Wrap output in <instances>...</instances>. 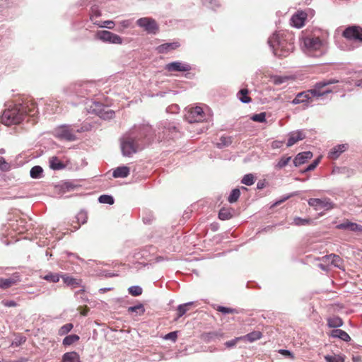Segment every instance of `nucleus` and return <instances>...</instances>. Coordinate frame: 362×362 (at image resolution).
Segmentation results:
<instances>
[{
  "mask_svg": "<svg viewBox=\"0 0 362 362\" xmlns=\"http://www.w3.org/2000/svg\"><path fill=\"white\" fill-rule=\"evenodd\" d=\"M153 129L148 125H142L129 134L124 136L121 141V150L124 156H131L139 150L143 149L153 139Z\"/></svg>",
  "mask_w": 362,
  "mask_h": 362,
  "instance_id": "nucleus-1",
  "label": "nucleus"
},
{
  "mask_svg": "<svg viewBox=\"0 0 362 362\" xmlns=\"http://www.w3.org/2000/svg\"><path fill=\"white\" fill-rule=\"evenodd\" d=\"M37 112V105L31 101H27L6 109L2 113L1 121L6 126L18 124L24 119L25 115L34 117Z\"/></svg>",
  "mask_w": 362,
  "mask_h": 362,
  "instance_id": "nucleus-2",
  "label": "nucleus"
},
{
  "mask_svg": "<svg viewBox=\"0 0 362 362\" xmlns=\"http://www.w3.org/2000/svg\"><path fill=\"white\" fill-rule=\"evenodd\" d=\"M294 37L292 33L284 31L274 33L269 39L268 44L275 56L286 57L294 49Z\"/></svg>",
  "mask_w": 362,
  "mask_h": 362,
  "instance_id": "nucleus-3",
  "label": "nucleus"
},
{
  "mask_svg": "<svg viewBox=\"0 0 362 362\" xmlns=\"http://www.w3.org/2000/svg\"><path fill=\"white\" fill-rule=\"evenodd\" d=\"M339 81L336 79H325L321 81H319L315 83L314 88L313 89L308 90L307 91L301 92L298 93L296 98L293 100V104H300V103H309L310 102H313V99L316 98L318 99L319 98L332 93L331 89H326L325 90H322V89L327 86L337 83Z\"/></svg>",
  "mask_w": 362,
  "mask_h": 362,
  "instance_id": "nucleus-4",
  "label": "nucleus"
},
{
  "mask_svg": "<svg viewBox=\"0 0 362 362\" xmlns=\"http://www.w3.org/2000/svg\"><path fill=\"white\" fill-rule=\"evenodd\" d=\"M304 52L313 57H320L326 52L325 43L317 37H306L303 41Z\"/></svg>",
  "mask_w": 362,
  "mask_h": 362,
  "instance_id": "nucleus-5",
  "label": "nucleus"
},
{
  "mask_svg": "<svg viewBox=\"0 0 362 362\" xmlns=\"http://www.w3.org/2000/svg\"><path fill=\"white\" fill-rule=\"evenodd\" d=\"M81 130L74 125L62 124L54 130L55 137L65 141H75L76 139V133Z\"/></svg>",
  "mask_w": 362,
  "mask_h": 362,
  "instance_id": "nucleus-6",
  "label": "nucleus"
},
{
  "mask_svg": "<svg viewBox=\"0 0 362 362\" xmlns=\"http://www.w3.org/2000/svg\"><path fill=\"white\" fill-rule=\"evenodd\" d=\"M95 38L105 43L122 45L123 39L118 35L108 30H99L95 33Z\"/></svg>",
  "mask_w": 362,
  "mask_h": 362,
  "instance_id": "nucleus-7",
  "label": "nucleus"
},
{
  "mask_svg": "<svg viewBox=\"0 0 362 362\" xmlns=\"http://www.w3.org/2000/svg\"><path fill=\"white\" fill-rule=\"evenodd\" d=\"M136 24L148 34H156L159 30L156 21L152 18H141L136 21Z\"/></svg>",
  "mask_w": 362,
  "mask_h": 362,
  "instance_id": "nucleus-8",
  "label": "nucleus"
},
{
  "mask_svg": "<svg viewBox=\"0 0 362 362\" xmlns=\"http://www.w3.org/2000/svg\"><path fill=\"white\" fill-rule=\"evenodd\" d=\"M185 119L189 123L202 122L206 119V115L201 107H192L185 115Z\"/></svg>",
  "mask_w": 362,
  "mask_h": 362,
  "instance_id": "nucleus-9",
  "label": "nucleus"
},
{
  "mask_svg": "<svg viewBox=\"0 0 362 362\" xmlns=\"http://www.w3.org/2000/svg\"><path fill=\"white\" fill-rule=\"evenodd\" d=\"M343 36L349 40L362 42V28L357 25L349 26L344 30Z\"/></svg>",
  "mask_w": 362,
  "mask_h": 362,
  "instance_id": "nucleus-10",
  "label": "nucleus"
},
{
  "mask_svg": "<svg viewBox=\"0 0 362 362\" xmlns=\"http://www.w3.org/2000/svg\"><path fill=\"white\" fill-rule=\"evenodd\" d=\"M308 204L314 207L316 210L322 209H330L334 206V204L330 201L329 198L317 199L310 198L308 200Z\"/></svg>",
  "mask_w": 362,
  "mask_h": 362,
  "instance_id": "nucleus-11",
  "label": "nucleus"
},
{
  "mask_svg": "<svg viewBox=\"0 0 362 362\" xmlns=\"http://www.w3.org/2000/svg\"><path fill=\"white\" fill-rule=\"evenodd\" d=\"M165 69L169 72H185L190 71L192 67L191 65L187 63L175 61L167 64L165 65Z\"/></svg>",
  "mask_w": 362,
  "mask_h": 362,
  "instance_id": "nucleus-12",
  "label": "nucleus"
},
{
  "mask_svg": "<svg viewBox=\"0 0 362 362\" xmlns=\"http://www.w3.org/2000/svg\"><path fill=\"white\" fill-rule=\"evenodd\" d=\"M95 108L93 111L102 119H110L115 116V112L108 107H104L100 103L95 104Z\"/></svg>",
  "mask_w": 362,
  "mask_h": 362,
  "instance_id": "nucleus-13",
  "label": "nucleus"
},
{
  "mask_svg": "<svg viewBox=\"0 0 362 362\" xmlns=\"http://www.w3.org/2000/svg\"><path fill=\"white\" fill-rule=\"evenodd\" d=\"M306 135L303 130L300 129L294 132H291L288 134V139L286 144L287 147H291L298 141L303 140Z\"/></svg>",
  "mask_w": 362,
  "mask_h": 362,
  "instance_id": "nucleus-14",
  "label": "nucleus"
},
{
  "mask_svg": "<svg viewBox=\"0 0 362 362\" xmlns=\"http://www.w3.org/2000/svg\"><path fill=\"white\" fill-rule=\"evenodd\" d=\"M336 228L340 230H348L351 232L362 233V226L356 223L344 221L343 223L337 225Z\"/></svg>",
  "mask_w": 362,
  "mask_h": 362,
  "instance_id": "nucleus-15",
  "label": "nucleus"
},
{
  "mask_svg": "<svg viewBox=\"0 0 362 362\" xmlns=\"http://www.w3.org/2000/svg\"><path fill=\"white\" fill-rule=\"evenodd\" d=\"M20 281V276L17 274H13L8 278L0 279V288L6 289Z\"/></svg>",
  "mask_w": 362,
  "mask_h": 362,
  "instance_id": "nucleus-16",
  "label": "nucleus"
},
{
  "mask_svg": "<svg viewBox=\"0 0 362 362\" xmlns=\"http://www.w3.org/2000/svg\"><path fill=\"white\" fill-rule=\"evenodd\" d=\"M306 16V13L303 11L298 12L294 14L291 18V25L298 28L303 27L304 25Z\"/></svg>",
  "mask_w": 362,
  "mask_h": 362,
  "instance_id": "nucleus-17",
  "label": "nucleus"
},
{
  "mask_svg": "<svg viewBox=\"0 0 362 362\" xmlns=\"http://www.w3.org/2000/svg\"><path fill=\"white\" fill-rule=\"evenodd\" d=\"M312 157L313 153L311 151H305L299 153L293 159V164L296 167L299 166L306 163L308 160L311 159Z\"/></svg>",
  "mask_w": 362,
  "mask_h": 362,
  "instance_id": "nucleus-18",
  "label": "nucleus"
},
{
  "mask_svg": "<svg viewBox=\"0 0 362 362\" xmlns=\"http://www.w3.org/2000/svg\"><path fill=\"white\" fill-rule=\"evenodd\" d=\"M348 148L347 144H339L333 147L329 152V158L331 159H337Z\"/></svg>",
  "mask_w": 362,
  "mask_h": 362,
  "instance_id": "nucleus-19",
  "label": "nucleus"
},
{
  "mask_svg": "<svg viewBox=\"0 0 362 362\" xmlns=\"http://www.w3.org/2000/svg\"><path fill=\"white\" fill-rule=\"evenodd\" d=\"M180 47V43L177 42L164 43L157 47L156 50L158 53L164 54L169 51L174 50Z\"/></svg>",
  "mask_w": 362,
  "mask_h": 362,
  "instance_id": "nucleus-20",
  "label": "nucleus"
},
{
  "mask_svg": "<svg viewBox=\"0 0 362 362\" xmlns=\"http://www.w3.org/2000/svg\"><path fill=\"white\" fill-rule=\"evenodd\" d=\"M62 362H81L80 356L76 351L66 352L63 354Z\"/></svg>",
  "mask_w": 362,
  "mask_h": 362,
  "instance_id": "nucleus-21",
  "label": "nucleus"
},
{
  "mask_svg": "<svg viewBox=\"0 0 362 362\" xmlns=\"http://www.w3.org/2000/svg\"><path fill=\"white\" fill-rule=\"evenodd\" d=\"M129 168L127 166H120L117 167L112 173V176L115 178L121 177L124 178L127 177L129 175Z\"/></svg>",
  "mask_w": 362,
  "mask_h": 362,
  "instance_id": "nucleus-22",
  "label": "nucleus"
},
{
  "mask_svg": "<svg viewBox=\"0 0 362 362\" xmlns=\"http://www.w3.org/2000/svg\"><path fill=\"white\" fill-rule=\"evenodd\" d=\"M331 336L334 338H339L344 341H349L351 340L349 335L345 331L339 329H333L331 332Z\"/></svg>",
  "mask_w": 362,
  "mask_h": 362,
  "instance_id": "nucleus-23",
  "label": "nucleus"
},
{
  "mask_svg": "<svg viewBox=\"0 0 362 362\" xmlns=\"http://www.w3.org/2000/svg\"><path fill=\"white\" fill-rule=\"evenodd\" d=\"M325 259H327L331 262L332 264L334 267L341 269L342 267V259L341 258L335 254H330L329 255H326L323 257Z\"/></svg>",
  "mask_w": 362,
  "mask_h": 362,
  "instance_id": "nucleus-24",
  "label": "nucleus"
},
{
  "mask_svg": "<svg viewBox=\"0 0 362 362\" xmlns=\"http://www.w3.org/2000/svg\"><path fill=\"white\" fill-rule=\"evenodd\" d=\"M49 167L52 170H58L64 168L65 165L57 157L54 156L49 159Z\"/></svg>",
  "mask_w": 362,
  "mask_h": 362,
  "instance_id": "nucleus-25",
  "label": "nucleus"
},
{
  "mask_svg": "<svg viewBox=\"0 0 362 362\" xmlns=\"http://www.w3.org/2000/svg\"><path fill=\"white\" fill-rule=\"evenodd\" d=\"M262 337V334L259 331H254L250 333L247 334L245 336L242 337V339L250 342H253L256 340L261 339Z\"/></svg>",
  "mask_w": 362,
  "mask_h": 362,
  "instance_id": "nucleus-26",
  "label": "nucleus"
},
{
  "mask_svg": "<svg viewBox=\"0 0 362 362\" xmlns=\"http://www.w3.org/2000/svg\"><path fill=\"white\" fill-rule=\"evenodd\" d=\"M194 304V302H188L184 304L179 305L177 308V317H182L189 310V307Z\"/></svg>",
  "mask_w": 362,
  "mask_h": 362,
  "instance_id": "nucleus-27",
  "label": "nucleus"
},
{
  "mask_svg": "<svg viewBox=\"0 0 362 362\" xmlns=\"http://www.w3.org/2000/svg\"><path fill=\"white\" fill-rule=\"evenodd\" d=\"M327 325L329 327L338 328L343 325V321L339 317H332L327 319Z\"/></svg>",
  "mask_w": 362,
  "mask_h": 362,
  "instance_id": "nucleus-28",
  "label": "nucleus"
},
{
  "mask_svg": "<svg viewBox=\"0 0 362 362\" xmlns=\"http://www.w3.org/2000/svg\"><path fill=\"white\" fill-rule=\"evenodd\" d=\"M127 312L129 313H135L136 315H141L145 313V308L142 303H138L136 305L129 307Z\"/></svg>",
  "mask_w": 362,
  "mask_h": 362,
  "instance_id": "nucleus-29",
  "label": "nucleus"
},
{
  "mask_svg": "<svg viewBox=\"0 0 362 362\" xmlns=\"http://www.w3.org/2000/svg\"><path fill=\"white\" fill-rule=\"evenodd\" d=\"M61 278L63 279L64 283L69 286L76 288L79 285V282L76 279L67 275H62Z\"/></svg>",
  "mask_w": 362,
  "mask_h": 362,
  "instance_id": "nucleus-30",
  "label": "nucleus"
},
{
  "mask_svg": "<svg viewBox=\"0 0 362 362\" xmlns=\"http://www.w3.org/2000/svg\"><path fill=\"white\" fill-rule=\"evenodd\" d=\"M69 88L71 89L70 92L74 93L80 96H83L85 92L86 91V90H85L83 87V85L82 84L76 83L71 85Z\"/></svg>",
  "mask_w": 362,
  "mask_h": 362,
  "instance_id": "nucleus-31",
  "label": "nucleus"
},
{
  "mask_svg": "<svg viewBox=\"0 0 362 362\" xmlns=\"http://www.w3.org/2000/svg\"><path fill=\"white\" fill-rule=\"evenodd\" d=\"M247 94L248 90L243 88L237 93V96L243 103H249L251 101V98L247 95Z\"/></svg>",
  "mask_w": 362,
  "mask_h": 362,
  "instance_id": "nucleus-32",
  "label": "nucleus"
},
{
  "mask_svg": "<svg viewBox=\"0 0 362 362\" xmlns=\"http://www.w3.org/2000/svg\"><path fill=\"white\" fill-rule=\"evenodd\" d=\"M232 144V137L228 136H222L219 142L216 144V146L218 148H223L224 147H227Z\"/></svg>",
  "mask_w": 362,
  "mask_h": 362,
  "instance_id": "nucleus-33",
  "label": "nucleus"
},
{
  "mask_svg": "<svg viewBox=\"0 0 362 362\" xmlns=\"http://www.w3.org/2000/svg\"><path fill=\"white\" fill-rule=\"evenodd\" d=\"M43 169L40 165L33 167L30 171V175L32 178H40L42 176Z\"/></svg>",
  "mask_w": 362,
  "mask_h": 362,
  "instance_id": "nucleus-34",
  "label": "nucleus"
},
{
  "mask_svg": "<svg viewBox=\"0 0 362 362\" xmlns=\"http://www.w3.org/2000/svg\"><path fill=\"white\" fill-rule=\"evenodd\" d=\"M79 337L77 334H70L63 339L62 344L64 346H70L79 340Z\"/></svg>",
  "mask_w": 362,
  "mask_h": 362,
  "instance_id": "nucleus-35",
  "label": "nucleus"
},
{
  "mask_svg": "<svg viewBox=\"0 0 362 362\" xmlns=\"http://www.w3.org/2000/svg\"><path fill=\"white\" fill-rule=\"evenodd\" d=\"M61 275L58 273L49 272L46 275L42 276V279L52 283H57L59 281Z\"/></svg>",
  "mask_w": 362,
  "mask_h": 362,
  "instance_id": "nucleus-36",
  "label": "nucleus"
},
{
  "mask_svg": "<svg viewBox=\"0 0 362 362\" xmlns=\"http://www.w3.org/2000/svg\"><path fill=\"white\" fill-rule=\"evenodd\" d=\"M93 24L100 28H106L108 29H113L115 25V22L112 21H93Z\"/></svg>",
  "mask_w": 362,
  "mask_h": 362,
  "instance_id": "nucleus-37",
  "label": "nucleus"
},
{
  "mask_svg": "<svg viewBox=\"0 0 362 362\" xmlns=\"http://www.w3.org/2000/svg\"><path fill=\"white\" fill-rule=\"evenodd\" d=\"M101 16V12L99 10L98 7L96 6H93L91 7V11L90 13V19L93 23V21H98L97 18Z\"/></svg>",
  "mask_w": 362,
  "mask_h": 362,
  "instance_id": "nucleus-38",
  "label": "nucleus"
},
{
  "mask_svg": "<svg viewBox=\"0 0 362 362\" xmlns=\"http://www.w3.org/2000/svg\"><path fill=\"white\" fill-rule=\"evenodd\" d=\"M240 191L239 189L238 188H235V189H233L228 198V201L230 202V203H234L235 202L238 201V199H239L240 197Z\"/></svg>",
  "mask_w": 362,
  "mask_h": 362,
  "instance_id": "nucleus-39",
  "label": "nucleus"
},
{
  "mask_svg": "<svg viewBox=\"0 0 362 362\" xmlns=\"http://www.w3.org/2000/svg\"><path fill=\"white\" fill-rule=\"evenodd\" d=\"M232 217V213L230 209H221L218 213V218L221 220H228Z\"/></svg>",
  "mask_w": 362,
  "mask_h": 362,
  "instance_id": "nucleus-40",
  "label": "nucleus"
},
{
  "mask_svg": "<svg viewBox=\"0 0 362 362\" xmlns=\"http://www.w3.org/2000/svg\"><path fill=\"white\" fill-rule=\"evenodd\" d=\"M241 182L245 185L251 186L255 183V177L251 173L246 174L243 176Z\"/></svg>",
  "mask_w": 362,
  "mask_h": 362,
  "instance_id": "nucleus-41",
  "label": "nucleus"
},
{
  "mask_svg": "<svg viewBox=\"0 0 362 362\" xmlns=\"http://www.w3.org/2000/svg\"><path fill=\"white\" fill-rule=\"evenodd\" d=\"M98 201L102 204H107L112 205L114 204V198L111 195L103 194L98 198Z\"/></svg>",
  "mask_w": 362,
  "mask_h": 362,
  "instance_id": "nucleus-42",
  "label": "nucleus"
},
{
  "mask_svg": "<svg viewBox=\"0 0 362 362\" xmlns=\"http://www.w3.org/2000/svg\"><path fill=\"white\" fill-rule=\"evenodd\" d=\"M73 327L74 326L71 323L65 324L59 328L58 334L60 336L65 335L69 333L73 329Z\"/></svg>",
  "mask_w": 362,
  "mask_h": 362,
  "instance_id": "nucleus-43",
  "label": "nucleus"
},
{
  "mask_svg": "<svg viewBox=\"0 0 362 362\" xmlns=\"http://www.w3.org/2000/svg\"><path fill=\"white\" fill-rule=\"evenodd\" d=\"M76 218L77 220V222L79 223V225L84 224L87 222V219H88L87 213L84 211H81L76 216Z\"/></svg>",
  "mask_w": 362,
  "mask_h": 362,
  "instance_id": "nucleus-44",
  "label": "nucleus"
},
{
  "mask_svg": "<svg viewBox=\"0 0 362 362\" xmlns=\"http://www.w3.org/2000/svg\"><path fill=\"white\" fill-rule=\"evenodd\" d=\"M129 294L133 296H139L142 293V288L139 286H132L128 288Z\"/></svg>",
  "mask_w": 362,
  "mask_h": 362,
  "instance_id": "nucleus-45",
  "label": "nucleus"
},
{
  "mask_svg": "<svg viewBox=\"0 0 362 362\" xmlns=\"http://www.w3.org/2000/svg\"><path fill=\"white\" fill-rule=\"evenodd\" d=\"M291 160V157L284 156L276 163V165H275V168L277 169H281V168H284L285 166H286Z\"/></svg>",
  "mask_w": 362,
  "mask_h": 362,
  "instance_id": "nucleus-46",
  "label": "nucleus"
},
{
  "mask_svg": "<svg viewBox=\"0 0 362 362\" xmlns=\"http://www.w3.org/2000/svg\"><path fill=\"white\" fill-rule=\"evenodd\" d=\"M131 24H132L131 20L122 21L119 23V26L117 28V30L118 32L122 33L124 30V29L129 28Z\"/></svg>",
  "mask_w": 362,
  "mask_h": 362,
  "instance_id": "nucleus-47",
  "label": "nucleus"
},
{
  "mask_svg": "<svg viewBox=\"0 0 362 362\" xmlns=\"http://www.w3.org/2000/svg\"><path fill=\"white\" fill-rule=\"evenodd\" d=\"M251 119L254 122H264L266 121V113L260 112L259 114L253 115Z\"/></svg>",
  "mask_w": 362,
  "mask_h": 362,
  "instance_id": "nucleus-48",
  "label": "nucleus"
},
{
  "mask_svg": "<svg viewBox=\"0 0 362 362\" xmlns=\"http://www.w3.org/2000/svg\"><path fill=\"white\" fill-rule=\"evenodd\" d=\"M203 5L211 8L215 9L219 5L217 0H202Z\"/></svg>",
  "mask_w": 362,
  "mask_h": 362,
  "instance_id": "nucleus-49",
  "label": "nucleus"
},
{
  "mask_svg": "<svg viewBox=\"0 0 362 362\" xmlns=\"http://www.w3.org/2000/svg\"><path fill=\"white\" fill-rule=\"evenodd\" d=\"M217 310L223 314L238 313V311L235 309L221 305L217 308Z\"/></svg>",
  "mask_w": 362,
  "mask_h": 362,
  "instance_id": "nucleus-50",
  "label": "nucleus"
},
{
  "mask_svg": "<svg viewBox=\"0 0 362 362\" xmlns=\"http://www.w3.org/2000/svg\"><path fill=\"white\" fill-rule=\"evenodd\" d=\"M320 158L315 159L310 163L306 168L301 171L302 173H305L308 171H312L316 168L317 165L319 164Z\"/></svg>",
  "mask_w": 362,
  "mask_h": 362,
  "instance_id": "nucleus-51",
  "label": "nucleus"
},
{
  "mask_svg": "<svg viewBox=\"0 0 362 362\" xmlns=\"http://www.w3.org/2000/svg\"><path fill=\"white\" fill-rule=\"evenodd\" d=\"M309 222H310L309 219L302 218L300 217H296L293 219V223L296 226H304V225L309 223Z\"/></svg>",
  "mask_w": 362,
  "mask_h": 362,
  "instance_id": "nucleus-52",
  "label": "nucleus"
},
{
  "mask_svg": "<svg viewBox=\"0 0 362 362\" xmlns=\"http://www.w3.org/2000/svg\"><path fill=\"white\" fill-rule=\"evenodd\" d=\"M325 358L327 362H344V359L339 356H332L327 355L325 356Z\"/></svg>",
  "mask_w": 362,
  "mask_h": 362,
  "instance_id": "nucleus-53",
  "label": "nucleus"
},
{
  "mask_svg": "<svg viewBox=\"0 0 362 362\" xmlns=\"http://www.w3.org/2000/svg\"><path fill=\"white\" fill-rule=\"evenodd\" d=\"M163 338L165 340H171L172 341L175 342L177 340V331L171 332L165 334Z\"/></svg>",
  "mask_w": 362,
  "mask_h": 362,
  "instance_id": "nucleus-54",
  "label": "nucleus"
},
{
  "mask_svg": "<svg viewBox=\"0 0 362 362\" xmlns=\"http://www.w3.org/2000/svg\"><path fill=\"white\" fill-rule=\"evenodd\" d=\"M242 339H243L242 337H236L232 340L225 342L224 344L227 348H233V347L235 346V345L237 344L238 341L242 340Z\"/></svg>",
  "mask_w": 362,
  "mask_h": 362,
  "instance_id": "nucleus-55",
  "label": "nucleus"
},
{
  "mask_svg": "<svg viewBox=\"0 0 362 362\" xmlns=\"http://www.w3.org/2000/svg\"><path fill=\"white\" fill-rule=\"evenodd\" d=\"M10 168V166L8 163L6 162L5 159L3 157L0 156V169L2 171H7Z\"/></svg>",
  "mask_w": 362,
  "mask_h": 362,
  "instance_id": "nucleus-56",
  "label": "nucleus"
},
{
  "mask_svg": "<svg viewBox=\"0 0 362 362\" xmlns=\"http://www.w3.org/2000/svg\"><path fill=\"white\" fill-rule=\"evenodd\" d=\"M279 352L282 354V355H284V356H289L291 358L293 359L294 358V355L289 350H286V349H280L279 351Z\"/></svg>",
  "mask_w": 362,
  "mask_h": 362,
  "instance_id": "nucleus-57",
  "label": "nucleus"
},
{
  "mask_svg": "<svg viewBox=\"0 0 362 362\" xmlns=\"http://www.w3.org/2000/svg\"><path fill=\"white\" fill-rule=\"evenodd\" d=\"M25 341V337H20L18 339H16L15 341L12 343L13 345L16 346H18L21 344H23Z\"/></svg>",
  "mask_w": 362,
  "mask_h": 362,
  "instance_id": "nucleus-58",
  "label": "nucleus"
},
{
  "mask_svg": "<svg viewBox=\"0 0 362 362\" xmlns=\"http://www.w3.org/2000/svg\"><path fill=\"white\" fill-rule=\"evenodd\" d=\"M4 305L6 307H16L17 303L14 300H6L3 302Z\"/></svg>",
  "mask_w": 362,
  "mask_h": 362,
  "instance_id": "nucleus-59",
  "label": "nucleus"
},
{
  "mask_svg": "<svg viewBox=\"0 0 362 362\" xmlns=\"http://www.w3.org/2000/svg\"><path fill=\"white\" fill-rule=\"evenodd\" d=\"M291 197V195H287V196H285L284 197H282V199L276 201L274 204V206H278L279 204H281V203H283L284 202H285L286 200H287L288 199H289L290 197Z\"/></svg>",
  "mask_w": 362,
  "mask_h": 362,
  "instance_id": "nucleus-60",
  "label": "nucleus"
},
{
  "mask_svg": "<svg viewBox=\"0 0 362 362\" xmlns=\"http://www.w3.org/2000/svg\"><path fill=\"white\" fill-rule=\"evenodd\" d=\"M283 141H274L272 144V147L273 148H279L282 146Z\"/></svg>",
  "mask_w": 362,
  "mask_h": 362,
  "instance_id": "nucleus-61",
  "label": "nucleus"
},
{
  "mask_svg": "<svg viewBox=\"0 0 362 362\" xmlns=\"http://www.w3.org/2000/svg\"><path fill=\"white\" fill-rule=\"evenodd\" d=\"M285 79V78H282L280 76L276 77L274 78V83L276 85L281 84L284 82Z\"/></svg>",
  "mask_w": 362,
  "mask_h": 362,
  "instance_id": "nucleus-62",
  "label": "nucleus"
},
{
  "mask_svg": "<svg viewBox=\"0 0 362 362\" xmlns=\"http://www.w3.org/2000/svg\"><path fill=\"white\" fill-rule=\"evenodd\" d=\"M213 336H214V334H213V333L209 332V333H206V334H205L203 336V337H204V339L205 341H209L212 339Z\"/></svg>",
  "mask_w": 362,
  "mask_h": 362,
  "instance_id": "nucleus-63",
  "label": "nucleus"
},
{
  "mask_svg": "<svg viewBox=\"0 0 362 362\" xmlns=\"http://www.w3.org/2000/svg\"><path fill=\"white\" fill-rule=\"evenodd\" d=\"M318 267H319V268H320L323 271H327L328 270V267L325 265V264H319Z\"/></svg>",
  "mask_w": 362,
  "mask_h": 362,
  "instance_id": "nucleus-64",
  "label": "nucleus"
}]
</instances>
